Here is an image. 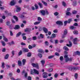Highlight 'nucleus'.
Instances as JSON below:
<instances>
[{"mask_svg": "<svg viewBox=\"0 0 80 80\" xmlns=\"http://www.w3.org/2000/svg\"><path fill=\"white\" fill-rule=\"evenodd\" d=\"M45 43L46 46H48L49 45V43L47 41H45Z\"/></svg>", "mask_w": 80, "mask_h": 80, "instance_id": "ea45409f", "label": "nucleus"}, {"mask_svg": "<svg viewBox=\"0 0 80 80\" xmlns=\"http://www.w3.org/2000/svg\"><path fill=\"white\" fill-rule=\"evenodd\" d=\"M18 64L19 66H22V62H21V61L20 60L18 61Z\"/></svg>", "mask_w": 80, "mask_h": 80, "instance_id": "b1692460", "label": "nucleus"}, {"mask_svg": "<svg viewBox=\"0 0 80 80\" xmlns=\"http://www.w3.org/2000/svg\"><path fill=\"white\" fill-rule=\"evenodd\" d=\"M78 24L77 23H74L73 24V26H75L76 27H77L78 26Z\"/></svg>", "mask_w": 80, "mask_h": 80, "instance_id": "6e6d98bb", "label": "nucleus"}, {"mask_svg": "<svg viewBox=\"0 0 80 80\" xmlns=\"http://www.w3.org/2000/svg\"><path fill=\"white\" fill-rule=\"evenodd\" d=\"M54 14L55 16H57L58 15L59 13L57 12H55V13H54Z\"/></svg>", "mask_w": 80, "mask_h": 80, "instance_id": "79ce46f5", "label": "nucleus"}, {"mask_svg": "<svg viewBox=\"0 0 80 80\" xmlns=\"http://www.w3.org/2000/svg\"><path fill=\"white\" fill-rule=\"evenodd\" d=\"M35 9L36 10L38 9V5L37 4H35Z\"/></svg>", "mask_w": 80, "mask_h": 80, "instance_id": "c03bdc74", "label": "nucleus"}, {"mask_svg": "<svg viewBox=\"0 0 80 80\" xmlns=\"http://www.w3.org/2000/svg\"><path fill=\"white\" fill-rule=\"evenodd\" d=\"M73 67L72 66H70L69 68V70H70V71H73Z\"/></svg>", "mask_w": 80, "mask_h": 80, "instance_id": "6ab92c4d", "label": "nucleus"}, {"mask_svg": "<svg viewBox=\"0 0 80 80\" xmlns=\"http://www.w3.org/2000/svg\"><path fill=\"white\" fill-rule=\"evenodd\" d=\"M13 44H15L14 42L13 41H12L11 42H9V44L10 45H13Z\"/></svg>", "mask_w": 80, "mask_h": 80, "instance_id": "37998d69", "label": "nucleus"}, {"mask_svg": "<svg viewBox=\"0 0 80 80\" xmlns=\"http://www.w3.org/2000/svg\"><path fill=\"white\" fill-rule=\"evenodd\" d=\"M69 45L68 44H67L66 45L67 46H68V47H71L72 46V43L70 41H69Z\"/></svg>", "mask_w": 80, "mask_h": 80, "instance_id": "f8f14e48", "label": "nucleus"}, {"mask_svg": "<svg viewBox=\"0 0 80 80\" xmlns=\"http://www.w3.org/2000/svg\"><path fill=\"white\" fill-rule=\"evenodd\" d=\"M66 15L68 16H69L71 15V13L68 11H66Z\"/></svg>", "mask_w": 80, "mask_h": 80, "instance_id": "dca6fc26", "label": "nucleus"}, {"mask_svg": "<svg viewBox=\"0 0 80 80\" xmlns=\"http://www.w3.org/2000/svg\"><path fill=\"white\" fill-rule=\"evenodd\" d=\"M16 3V2H15L14 0H12L10 2V5H11V6H13V5H15Z\"/></svg>", "mask_w": 80, "mask_h": 80, "instance_id": "20e7f679", "label": "nucleus"}, {"mask_svg": "<svg viewBox=\"0 0 80 80\" xmlns=\"http://www.w3.org/2000/svg\"><path fill=\"white\" fill-rule=\"evenodd\" d=\"M38 57H39L40 58H42V54L41 53H39L38 54Z\"/></svg>", "mask_w": 80, "mask_h": 80, "instance_id": "473e14b6", "label": "nucleus"}, {"mask_svg": "<svg viewBox=\"0 0 80 80\" xmlns=\"http://www.w3.org/2000/svg\"><path fill=\"white\" fill-rule=\"evenodd\" d=\"M24 76L25 78H27V76H28V74L26 72L25 73Z\"/></svg>", "mask_w": 80, "mask_h": 80, "instance_id": "bf43d9fd", "label": "nucleus"}, {"mask_svg": "<svg viewBox=\"0 0 80 80\" xmlns=\"http://www.w3.org/2000/svg\"><path fill=\"white\" fill-rule=\"evenodd\" d=\"M73 33L74 34H75V35H77V34L78 33V32L77 31H73Z\"/></svg>", "mask_w": 80, "mask_h": 80, "instance_id": "7c9ffc66", "label": "nucleus"}, {"mask_svg": "<svg viewBox=\"0 0 80 80\" xmlns=\"http://www.w3.org/2000/svg\"><path fill=\"white\" fill-rule=\"evenodd\" d=\"M37 39V36H35L32 37V40H36Z\"/></svg>", "mask_w": 80, "mask_h": 80, "instance_id": "a19ab883", "label": "nucleus"}, {"mask_svg": "<svg viewBox=\"0 0 80 80\" xmlns=\"http://www.w3.org/2000/svg\"><path fill=\"white\" fill-rule=\"evenodd\" d=\"M67 30L66 29H65L64 32V35H66V34H67Z\"/></svg>", "mask_w": 80, "mask_h": 80, "instance_id": "c9c22d12", "label": "nucleus"}, {"mask_svg": "<svg viewBox=\"0 0 80 80\" xmlns=\"http://www.w3.org/2000/svg\"><path fill=\"white\" fill-rule=\"evenodd\" d=\"M28 48H29V49H32V48H33V47L32 46H31L30 45H29Z\"/></svg>", "mask_w": 80, "mask_h": 80, "instance_id": "680f3d73", "label": "nucleus"}, {"mask_svg": "<svg viewBox=\"0 0 80 80\" xmlns=\"http://www.w3.org/2000/svg\"><path fill=\"white\" fill-rule=\"evenodd\" d=\"M13 17L14 19H15L16 21L17 22V21H18V18H17V17L16 16H14Z\"/></svg>", "mask_w": 80, "mask_h": 80, "instance_id": "3c124183", "label": "nucleus"}, {"mask_svg": "<svg viewBox=\"0 0 80 80\" xmlns=\"http://www.w3.org/2000/svg\"><path fill=\"white\" fill-rule=\"evenodd\" d=\"M53 32L54 33H57L58 32V30L57 29H55L54 30Z\"/></svg>", "mask_w": 80, "mask_h": 80, "instance_id": "e2e57ef3", "label": "nucleus"}, {"mask_svg": "<svg viewBox=\"0 0 80 80\" xmlns=\"http://www.w3.org/2000/svg\"><path fill=\"white\" fill-rule=\"evenodd\" d=\"M31 65L33 67L37 68L38 69L39 68V65L38 63H32Z\"/></svg>", "mask_w": 80, "mask_h": 80, "instance_id": "f03ea898", "label": "nucleus"}, {"mask_svg": "<svg viewBox=\"0 0 80 80\" xmlns=\"http://www.w3.org/2000/svg\"><path fill=\"white\" fill-rule=\"evenodd\" d=\"M22 51L23 52H28V49L26 48H22Z\"/></svg>", "mask_w": 80, "mask_h": 80, "instance_id": "4468645a", "label": "nucleus"}, {"mask_svg": "<svg viewBox=\"0 0 80 80\" xmlns=\"http://www.w3.org/2000/svg\"><path fill=\"white\" fill-rule=\"evenodd\" d=\"M62 4L64 7H65V6H66V4L65 3V2L64 1H63L62 2Z\"/></svg>", "mask_w": 80, "mask_h": 80, "instance_id": "864d4df0", "label": "nucleus"}, {"mask_svg": "<svg viewBox=\"0 0 80 80\" xmlns=\"http://www.w3.org/2000/svg\"><path fill=\"white\" fill-rule=\"evenodd\" d=\"M77 39L75 38L73 39V43L74 45H77Z\"/></svg>", "mask_w": 80, "mask_h": 80, "instance_id": "9d476101", "label": "nucleus"}, {"mask_svg": "<svg viewBox=\"0 0 80 80\" xmlns=\"http://www.w3.org/2000/svg\"><path fill=\"white\" fill-rule=\"evenodd\" d=\"M63 49L64 50H66L67 51H68V48L66 46H64L63 47Z\"/></svg>", "mask_w": 80, "mask_h": 80, "instance_id": "aec40b11", "label": "nucleus"}, {"mask_svg": "<svg viewBox=\"0 0 80 80\" xmlns=\"http://www.w3.org/2000/svg\"><path fill=\"white\" fill-rule=\"evenodd\" d=\"M40 12L42 15L44 16L45 15V10H41Z\"/></svg>", "mask_w": 80, "mask_h": 80, "instance_id": "6e6552de", "label": "nucleus"}, {"mask_svg": "<svg viewBox=\"0 0 80 80\" xmlns=\"http://www.w3.org/2000/svg\"><path fill=\"white\" fill-rule=\"evenodd\" d=\"M20 28V27L18 25H16L15 26L14 29L15 30H18Z\"/></svg>", "mask_w": 80, "mask_h": 80, "instance_id": "ddd939ff", "label": "nucleus"}, {"mask_svg": "<svg viewBox=\"0 0 80 80\" xmlns=\"http://www.w3.org/2000/svg\"><path fill=\"white\" fill-rule=\"evenodd\" d=\"M54 57V56H50L48 57V58L49 59H51V58H53Z\"/></svg>", "mask_w": 80, "mask_h": 80, "instance_id": "de8ad7c7", "label": "nucleus"}, {"mask_svg": "<svg viewBox=\"0 0 80 80\" xmlns=\"http://www.w3.org/2000/svg\"><path fill=\"white\" fill-rule=\"evenodd\" d=\"M67 23H68L67 22V21H64V25L66 26L67 24Z\"/></svg>", "mask_w": 80, "mask_h": 80, "instance_id": "774afa93", "label": "nucleus"}, {"mask_svg": "<svg viewBox=\"0 0 80 80\" xmlns=\"http://www.w3.org/2000/svg\"><path fill=\"white\" fill-rule=\"evenodd\" d=\"M22 54V50H20L18 53V56H20Z\"/></svg>", "mask_w": 80, "mask_h": 80, "instance_id": "4c0bfd02", "label": "nucleus"}, {"mask_svg": "<svg viewBox=\"0 0 80 80\" xmlns=\"http://www.w3.org/2000/svg\"><path fill=\"white\" fill-rule=\"evenodd\" d=\"M3 39L5 42H8V39H7V38L5 37V36H3Z\"/></svg>", "mask_w": 80, "mask_h": 80, "instance_id": "f3484780", "label": "nucleus"}, {"mask_svg": "<svg viewBox=\"0 0 80 80\" xmlns=\"http://www.w3.org/2000/svg\"><path fill=\"white\" fill-rule=\"evenodd\" d=\"M42 76L43 78H47V77H48L47 75V72H44L42 73Z\"/></svg>", "mask_w": 80, "mask_h": 80, "instance_id": "7ed1b4c3", "label": "nucleus"}, {"mask_svg": "<svg viewBox=\"0 0 80 80\" xmlns=\"http://www.w3.org/2000/svg\"><path fill=\"white\" fill-rule=\"evenodd\" d=\"M55 41V43H56V44H57V43H58V40L56 39L54 40Z\"/></svg>", "mask_w": 80, "mask_h": 80, "instance_id": "603ef678", "label": "nucleus"}, {"mask_svg": "<svg viewBox=\"0 0 80 80\" xmlns=\"http://www.w3.org/2000/svg\"><path fill=\"white\" fill-rule=\"evenodd\" d=\"M38 4L39 5V6H40V8H43V5H42V3H41L40 2H39Z\"/></svg>", "mask_w": 80, "mask_h": 80, "instance_id": "bb28decb", "label": "nucleus"}, {"mask_svg": "<svg viewBox=\"0 0 80 80\" xmlns=\"http://www.w3.org/2000/svg\"><path fill=\"white\" fill-rule=\"evenodd\" d=\"M59 58L60 60V63L61 64H62L63 63V58L62 56H61Z\"/></svg>", "mask_w": 80, "mask_h": 80, "instance_id": "0eeeda50", "label": "nucleus"}, {"mask_svg": "<svg viewBox=\"0 0 80 80\" xmlns=\"http://www.w3.org/2000/svg\"><path fill=\"white\" fill-rule=\"evenodd\" d=\"M43 31L45 33H48V31L47 28L44 27L43 28Z\"/></svg>", "mask_w": 80, "mask_h": 80, "instance_id": "9b49d317", "label": "nucleus"}, {"mask_svg": "<svg viewBox=\"0 0 80 80\" xmlns=\"http://www.w3.org/2000/svg\"><path fill=\"white\" fill-rule=\"evenodd\" d=\"M74 78L75 79L77 80V78H78V73H75V75H74Z\"/></svg>", "mask_w": 80, "mask_h": 80, "instance_id": "393cba45", "label": "nucleus"}, {"mask_svg": "<svg viewBox=\"0 0 80 80\" xmlns=\"http://www.w3.org/2000/svg\"><path fill=\"white\" fill-rule=\"evenodd\" d=\"M64 58L65 59V61L66 62H67L68 61H72V59L71 58H70L69 59V58L68 57V55H65L64 56Z\"/></svg>", "mask_w": 80, "mask_h": 80, "instance_id": "f257e3e1", "label": "nucleus"}, {"mask_svg": "<svg viewBox=\"0 0 80 80\" xmlns=\"http://www.w3.org/2000/svg\"><path fill=\"white\" fill-rule=\"evenodd\" d=\"M42 2L44 4V5H45V6H47V3L45 2V1L42 0Z\"/></svg>", "mask_w": 80, "mask_h": 80, "instance_id": "f704fd0d", "label": "nucleus"}, {"mask_svg": "<svg viewBox=\"0 0 80 80\" xmlns=\"http://www.w3.org/2000/svg\"><path fill=\"white\" fill-rule=\"evenodd\" d=\"M43 52V51L42 49H39L38 50V52H40V53H42Z\"/></svg>", "mask_w": 80, "mask_h": 80, "instance_id": "5fc2aeb1", "label": "nucleus"}, {"mask_svg": "<svg viewBox=\"0 0 80 80\" xmlns=\"http://www.w3.org/2000/svg\"><path fill=\"white\" fill-rule=\"evenodd\" d=\"M15 7L17 8L16 10L17 12H20V10H21V8L18 6H16Z\"/></svg>", "mask_w": 80, "mask_h": 80, "instance_id": "39448f33", "label": "nucleus"}, {"mask_svg": "<svg viewBox=\"0 0 80 80\" xmlns=\"http://www.w3.org/2000/svg\"><path fill=\"white\" fill-rule=\"evenodd\" d=\"M74 54H75V55H78L80 56V52L78 51H77L76 52H74Z\"/></svg>", "mask_w": 80, "mask_h": 80, "instance_id": "2eb2a0df", "label": "nucleus"}, {"mask_svg": "<svg viewBox=\"0 0 80 80\" xmlns=\"http://www.w3.org/2000/svg\"><path fill=\"white\" fill-rule=\"evenodd\" d=\"M72 5L73 6H76L77 5V1H74L73 2Z\"/></svg>", "mask_w": 80, "mask_h": 80, "instance_id": "c85d7f7f", "label": "nucleus"}, {"mask_svg": "<svg viewBox=\"0 0 80 80\" xmlns=\"http://www.w3.org/2000/svg\"><path fill=\"white\" fill-rule=\"evenodd\" d=\"M41 22L40 21H38V22H36L34 23V25H38L39 23H40Z\"/></svg>", "mask_w": 80, "mask_h": 80, "instance_id": "a211bd4d", "label": "nucleus"}, {"mask_svg": "<svg viewBox=\"0 0 80 80\" xmlns=\"http://www.w3.org/2000/svg\"><path fill=\"white\" fill-rule=\"evenodd\" d=\"M33 71L34 72V74H37V75H38V74H39V72H38V71L36 70V69H33Z\"/></svg>", "mask_w": 80, "mask_h": 80, "instance_id": "1a4fd4ad", "label": "nucleus"}, {"mask_svg": "<svg viewBox=\"0 0 80 80\" xmlns=\"http://www.w3.org/2000/svg\"><path fill=\"white\" fill-rule=\"evenodd\" d=\"M9 75L10 77H11V76L13 75V73L12 72H10L9 73Z\"/></svg>", "mask_w": 80, "mask_h": 80, "instance_id": "69168bd1", "label": "nucleus"}, {"mask_svg": "<svg viewBox=\"0 0 80 80\" xmlns=\"http://www.w3.org/2000/svg\"><path fill=\"white\" fill-rule=\"evenodd\" d=\"M12 56H13L15 55V51L13 50L12 52Z\"/></svg>", "mask_w": 80, "mask_h": 80, "instance_id": "052dcab7", "label": "nucleus"}, {"mask_svg": "<svg viewBox=\"0 0 80 80\" xmlns=\"http://www.w3.org/2000/svg\"><path fill=\"white\" fill-rule=\"evenodd\" d=\"M1 42L2 43V45H3V46H5L6 44L5 43V42H4V41H3L2 40H1Z\"/></svg>", "mask_w": 80, "mask_h": 80, "instance_id": "cd10ccee", "label": "nucleus"}, {"mask_svg": "<svg viewBox=\"0 0 80 80\" xmlns=\"http://www.w3.org/2000/svg\"><path fill=\"white\" fill-rule=\"evenodd\" d=\"M31 74L32 75H33L34 74V71L33 72V71L32 69L31 70Z\"/></svg>", "mask_w": 80, "mask_h": 80, "instance_id": "8fccbe9b", "label": "nucleus"}, {"mask_svg": "<svg viewBox=\"0 0 80 80\" xmlns=\"http://www.w3.org/2000/svg\"><path fill=\"white\" fill-rule=\"evenodd\" d=\"M1 67H2V68H5V63L4 62H2Z\"/></svg>", "mask_w": 80, "mask_h": 80, "instance_id": "72a5a7b5", "label": "nucleus"}, {"mask_svg": "<svg viewBox=\"0 0 80 80\" xmlns=\"http://www.w3.org/2000/svg\"><path fill=\"white\" fill-rule=\"evenodd\" d=\"M55 55H56V56H60L59 53L58 52H55Z\"/></svg>", "mask_w": 80, "mask_h": 80, "instance_id": "0e129e2a", "label": "nucleus"}, {"mask_svg": "<svg viewBox=\"0 0 80 80\" xmlns=\"http://www.w3.org/2000/svg\"><path fill=\"white\" fill-rule=\"evenodd\" d=\"M67 22L68 23H70V22H72V18L69 19L67 21Z\"/></svg>", "mask_w": 80, "mask_h": 80, "instance_id": "4be33fe9", "label": "nucleus"}, {"mask_svg": "<svg viewBox=\"0 0 80 80\" xmlns=\"http://www.w3.org/2000/svg\"><path fill=\"white\" fill-rule=\"evenodd\" d=\"M22 39L23 40H25L27 39V37L25 36H23L22 37Z\"/></svg>", "mask_w": 80, "mask_h": 80, "instance_id": "4d7b16f0", "label": "nucleus"}, {"mask_svg": "<svg viewBox=\"0 0 80 80\" xmlns=\"http://www.w3.org/2000/svg\"><path fill=\"white\" fill-rule=\"evenodd\" d=\"M49 72H52L53 71V68H51L48 70Z\"/></svg>", "mask_w": 80, "mask_h": 80, "instance_id": "49530a36", "label": "nucleus"}, {"mask_svg": "<svg viewBox=\"0 0 80 80\" xmlns=\"http://www.w3.org/2000/svg\"><path fill=\"white\" fill-rule=\"evenodd\" d=\"M22 34V32H20L18 33L17 34H16V37H20V35Z\"/></svg>", "mask_w": 80, "mask_h": 80, "instance_id": "5701e85b", "label": "nucleus"}, {"mask_svg": "<svg viewBox=\"0 0 80 80\" xmlns=\"http://www.w3.org/2000/svg\"><path fill=\"white\" fill-rule=\"evenodd\" d=\"M22 62L23 63V65H25V63H26V59H24L22 60Z\"/></svg>", "mask_w": 80, "mask_h": 80, "instance_id": "a878e982", "label": "nucleus"}, {"mask_svg": "<svg viewBox=\"0 0 80 80\" xmlns=\"http://www.w3.org/2000/svg\"><path fill=\"white\" fill-rule=\"evenodd\" d=\"M31 55H32L31 53L30 52L28 53L27 56L28 57H31Z\"/></svg>", "mask_w": 80, "mask_h": 80, "instance_id": "58836bf2", "label": "nucleus"}, {"mask_svg": "<svg viewBox=\"0 0 80 80\" xmlns=\"http://www.w3.org/2000/svg\"><path fill=\"white\" fill-rule=\"evenodd\" d=\"M38 20L39 21V22H40V21L42 20V19L40 17H38Z\"/></svg>", "mask_w": 80, "mask_h": 80, "instance_id": "2f4dec72", "label": "nucleus"}, {"mask_svg": "<svg viewBox=\"0 0 80 80\" xmlns=\"http://www.w3.org/2000/svg\"><path fill=\"white\" fill-rule=\"evenodd\" d=\"M10 36H13V33L12 31H10Z\"/></svg>", "mask_w": 80, "mask_h": 80, "instance_id": "a18cd8bd", "label": "nucleus"}, {"mask_svg": "<svg viewBox=\"0 0 80 80\" xmlns=\"http://www.w3.org/2000/svg\"><path fill=\"white\" fill-rule=\"evenodd\" d=\"M50 41L51 43H53V42H54L53 41V40L52 39H51V40H50Z\"/></svg>", "mask_w": 80, "mask_h": 80, "instance_id": "338daca9", "label": "nucleus"}, {"mask_svg": "<svg viewBox=\"0 0 80 80\" xmlns=\"http://www.w3.org/2000/svg\"><path fill=\"white\" fill-rule=\"evenodd\" d=\"M72 13L73 14H76L77 13V11H73Z\"/></svg>", "mask_w": 80, "mask_h": 80, "instance_id": "09e8293b", "label": "nucleus"}, {"mask_svg": "<svg viewBox=\"0 0 80 80\" xmlns=\"http://www.w3.org/2000/svg\"><path fill=\"white\" fill-rule=\"evenodd\" d=\"M8 57H9V54H8L6 55L4 57V58L5 59H6V60H7L8 58Z\"/></svg>", "mask_w": 80, "mask_h": 80, "instance_id": "412c9836", "label": "nucleus"}, {"mask_svg": "<svg viewBox=\"0 0 80 80\" xmlns=\"http://www.w3.org/2000/svg\"><path fill=\"white\" fill-rule=\"evenodd\" d=\"M70 28L71 30H75V28H76V27H75L74 26H71L70 27Z\"/></svg>", "mask_w": 80, "mask_h": 80, "instance_id": "c756f323", "label": "nucleus"}, {"mask_svg": "<svg viewBox=\"0 0 80 80\" xmlns=\"http://www.w3.org/2000/svg\"><path fill=\"white\" fill-rule=\"evenodd\" d=\"M45 60H42L41 61V63H42V65H44V64H45Z\"/></svg>", "mask_w": 80, "mask_h": 80, "instance_id": "e433bc0d", "label": "nucleus"}, {"mask_svg": "<svg viewBox=\"0 0 80 80\" xmlns=\"http://www.w3.org/2000/svg\"><path fill=\"white\" fill-rule=\"evenodd\" d=\"M52 36L54 38L56 37V35L55 34L53 33L52 35Z\"/></svg>", "mask_w": 80, "mask_h": 80, "instance_id": "13d9d810", "label": "nucleus"}, {"mask_svg": "<svg viewBox=\"0 0 80 80\" xmlns=\"http://www.w3.org/2000/svg\"><path fill=\"white\" fill-rule=\"evenodd\" d=\"M56 24L59 25H63V22L61 21H58L56 22Z\"/></svg>", "mask_w": 80, "mask_h": 80, "instance_id": "423d86ee", "label": "nucleus"}]
</instances>
